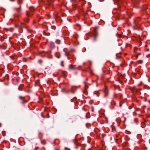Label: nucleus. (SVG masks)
Here are the masks:
<instances>
[{"label": "nucleus", "instance_id": "13", "mask_svg": "<svg viewBox=\"0 0 150 150\" xmlns=\"http://www.w3.org/2000/svg\"><path fill=\"white\" fill-rule=\"evenodd\" d=\"M147 9V6L145 5L144 6V8H143V10L144 11H145Z\"/></svg>", "mask_w": 150, "mask_h": 150}, {"label": "nucleus", "instance_id": "17", "mask_svg": "<svg viewBox=\"0 0 150 150\" xmlns=\"http://www.w3.org/2000/svg\"><path fill=\"white\" fill-rule=\"evenodd\" d=\"M41 142L43 145H45L46 144V142L45 140H42Z\"/></svg>", "mask_w": 150, "mask_h": 150}, {"label": "nucleus", "instance_id": "6", "mask_svg": "<svg viewBox=\"0 0 150 150\" xmlns=\"http://www.w3.org/2000/svg\"><path fill=\"white\" fill-rule=\"evenodd\" d=\"M62 74L64 78H65L67 75V73L65 71H62Z\"/></svg>", "mask_w": 150, "mask_h": 150}, {"label": "nucleus", "instance_id": "26", "mask_svg": "<svg viewBox=\"0 0 150 150\" xmlns=\"http://www.w3.org/2000/svg\"><path fill=\"white\" fill-rule=\"evenodd\" d=\"M1 126V124L0 123V127Z\"/></svg>", "mask_w": 150, "mask_h": 150}, {"label": "nucleus", "instance_id": "29", "mask_svg": "<svg viewBox=\"0 0 150 150\" xmlns=\"http://www.w3.org/2000/svg\"><path fill=\"white\" fill-rule=\"evenodd\" d=\"M47 83H48V81H47Z\"/></svg>", "mask_w": 150, "mask_h": 150}, {"label": "nucleus", "instance_id": "8", "mask_svg": "<svg viewBox=\"0 0 150 150\" xmlns=\"http://www.w3.org/2000/svg\"><path fill=\"white\" fill-rule=\"evenodd\" d=\"M50 47L52 48H54L55 47L54 43L52 42H51L50 44Z\"/></svg>", "mask_w": 150, "mask_h": 150}, {"label": "nucleus", "instance_id": "24", "mask_svg": "<svg viewBox=\"0 0 150 150\" xmlns=\"http://www.w3.org/2000/svg\"><path fill=\"white\" fill-rule=\"evenodd\" d=\"M10 57L13 59L14 58V57L13 56H11Z\"/></svg>", "mask_w": 150, "mask_h": 150}, {"label": "nucleus", "instance_id": "5", "mask_svg": "<svg viewBox=\"0 0 150 150\" xmlns=\"http://www.w3.org/2000/svg\"><path fill=\"white\" fill-rule=\"evenodd\" d=\"M88 88V86L86 85H85L84 87V90L83 91V93L85 94H87L88 93L87 90Z\"/></svg>", "mask_w": 150, "mask_h": 150}, {"label": "nucleus", "instance_id": "12", "mask_svg": "<svg viewBox=\"0 0 150 150\" xmlns=\"http://www.w3.org/2000/svg\"><path fill=\"white\" fill-rule=\"evenodd\" d=\"M23 85L22 84H21V86L18 87V90L20 91H21L22 90V87H23Z\"/></svg>", "mask_w": 150, "mask_h": 150}, {"label": "nucleus", "instance_id": "14", "mask_svg": "<svg viewBox=\"0 0 150 150\" xmlns=\"http://www.w3.org/2000/svg\"><path fill=\"white\" fill-rule=\"evenodd\" d=\"M112 131L113 132H117L116 129V128L115 127H112Z\"/></svg>", "mask_w": 150, "mask_h": 150}, {"label": "nucleus", "instance_id": "28", "mask_svg": "<svg viewBox=\"0 0 150 150\" xmlns=\"http://www.w3.org/2000/svg\"><path fill=\"white\" fill-rule=\"evenodd\" d=\"M96 36H97V35H95V37H96Z\"/></svg>", "mask_w": 150, "mask_h": 150}, {"label": "nucleus", "instance_id": "25", "mask_svg": "<svg viewBox=\"0 0 150 150\" xmlns=\"http://www.w3.org/2000/svg\"><path fill=\"white\" fill-rule=\"evenodd\" d=\"M38 147H36L35 149V150H36V149H38Z\"/></svg>", "mask_w": 150, "mask_h": 150}, {"label": "nucleus", "instance_id": "23", "mask_svg": "<svg viewBox=\"0 0 150 150\" xmlns=\"http://www.w3.org/2000/svg\"><path fill=\"white\" fill-rule=\"evenodd\" d=\"M27 102V101L25 100V101H23L22 102V103H26Z\"/></svg>", "mask_w": 150, "mask_h": 150}, {"label": "nucleus", "instance_id": "9", "mask_svg": "<svg viewBox=\"0 0 150 150\" xmlns=\"http://www.w3.org/2000/svg\"><path fill=\"white\" fill-rule=\"evenodd\" d=\"M142 56V54L141 53H138L136 55V57L137 58H138L140 56Z\"/></svg>", "mask_w": 150, "mask_h": 150}, {"label": "nucleus", "instance_id": "4", "mask_svg": "<svg viewBox=\"0 0 150 150\" xmlns=\"http://www.w3.org/2000/svg\"><path fill=\"white\" fill-rule=\"evenodd\" d=\"M64 51L65 52V55L66 56H67V57H68V56L69 55H70L69 54H70V51H67V48H64Z\"/></svg>", "mask_w": 150, "mask_h": 150}, {"label": "nucleus", "instance_id": "1", "mask_svg": "<svg viewBox=\"0 0 150 150\" xmlns=\"http://www.w3.org/2000/svg\"><path fill=\"white\" fill-rule=\"evenodd\" d=\"M35 11V8L33 6H30L28 10L26 11V17L27 18L24 19V21L27 22L29 21V18L31 17Z\"/></svg>", "mask_w": 150, "mask_h": 150}, {"label": "nucleus", "instance_id": "15", "mask_svg": "<svg viewBox=\"0 0 150 150\" xmlns=\"http://www.w3.org/2000/svg\"><path fill=\"white\" fill-rule=\"evenodd\" d=\"M135 4V2L136 3H138L139 1L138 0H131Z\"/></svg>", "mask_w": 150, "mask_h": 150}, {"label": "nucleus", "instance_id": "10", "mask_svg": "<svg viewBox=\"0 0 150 150\" xmlns=\"http://www.w3.org/2000/svg\"><path fill=\"white\" fill-rule=\"evenodd\" d=\"M53 15L54 16H55L56 17H58V16L57 15V12L56 11H55L54 13H53Z\"/></svg>", "mask_w": 150, "mask_h": 150}, {"label": "nucleus", "instance_id": "20", "mask_svg": "<svg viewBox=\"0 0 150 150\" xmlns=\"http://www.w3.org/2000/svg\"><path fill=\"white\" fill-rule=\"evenodd\" d=\"M63 62H64V61H61V66H62L63 67H64V65L63 64Z\"/></svg>", "mask_w": 150, "mask_h": 150}, {"label": "nucleus", "instance_id": "27", "mask_svg": "<svg viewBox=\"0 0 150 150\" xmlns=\"http://www.w3.org/2000/svg\"><path fill=\"white\" fill-rule=\"evenodd\" d=\"M121 106V104H120V106Z\"/></svg>", "mask_w": 150, "mask_h": 150}, {"label": "nucleus", "instance_id": "21", "mask_svg": "<svg viewBox=\"0 0 150 150\" xmlns=\"http://www.w3.org/2000/svg\"><path fill=\"white\" fill-rule=\"evenodd\" d=\"M38 62L40 63H41L42 62V60L40 59L38 60Z\"/></svg>", "mask_w": 150, "mask_h": 150}, {"label": "nucleus", "instance_id": "19", "mask_svg": "<svg viewBox=\"0 0 150 150\" xmlns=\"http://www.w3.org/2000/svg\"><path fill=\"white\" fill-rule=\"evenodd\" d=\"M116 36L118 37H121V35L120 34H118L117 33L116 34Z\"/></svg>", "mask_w": 150, "mask_h": 150}, {"label": "nucleus", "instance_id": "7", "mask_svg": "<svg viewBox=\"0 0 150 150\" xmlns=\"http://www.w3.org/2000/svg\"><path fill=\"white\" fill-rule=\"evenodd\" d=\"M140 19V18H138L134 21V25L136 26H137L138 25V21Z\"/></svg>", "mask_w": 150, "mask_h": 150}, {"label": "nucleus", "instance_id": "3", "mask_svg": "<svg viewBox=\"0 0 150 150\" xmlns=\"http://www.w3.org/2000/svg\"><path fill=\"white\" fill-rule=\"evenodd\" d=\"M54 0H47L46 4L49 6L53 5Z\"/></svg>", "mask_w": 150, "mask_h": 150}, {"label": "nucleus", "instance_id": "11", "mask_svg": "<svg viewBox=\"0 0 150 150\" xmlns=\"http://www.w3.org/2000/svg\"><path fill=\"white\" fill-rule=\"evenodd\" d=\"M69 68L70 69H75L74 67V66L72 65H69Z\"/></svg>", "mask_w": 150, "mask_h": 150}, {"label": "nucleus", "instance_id": "16", "mask_svg": "<svg viewBox=\"0 0 150 150\" xmlns=\"http://www.w3.org/2000/svg\"><path fill=\"white\" fill-rule=\"evenodd\" d=\"M19 98L21 100H24L25 98V97H24L20 96H19Z\"/></svg>", "mask_w": 150, "mask_h": 150}, {"label": "nucleus", "instance_id": "2", "mask_svg": "<svg viewBox=\"0 0 150 150\" xmlns=\"http://www.w3.org/2000/svg\"><path fill=\"white\" fill-rule=\"evenodd\" d=\"M23 0H18L17 3L19 5V8H15V10L16 11L18 12H19L21 11V4L22 3Z\"/></svg>", "mask_w": 150, "mask_h": 150}, {"label": "nucleus", "instance_id": "22", "mask_svg": "<svg viewBox=\"0 0 150 150\" xmlns=\"http://www.w3.org/2000/svg\"><path fill=\"white\" fill-rule=\"evenodd\" d=\"M138 61L139 63L141 64L143 62V61L142 60H140Z\"/></svg>", "mask_w": 150, "mask_h": 150}, {"label": "nucleus", "instance_id": "18", "mask_svg": "<svg viewBox=\"0 0 150 150\" xmlns=\"http://www.w3.org/2000/svg\"><path fill=\"white\" fill-rule=\"evenodd\" d=\"M130 45H130V43H126V46H130Z\"/></svg>", "mask_w": 150, "mask_h": 150}]
</instances>
